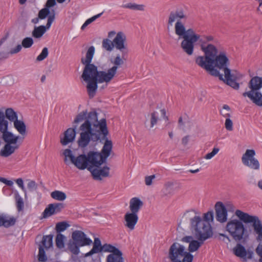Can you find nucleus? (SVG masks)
<instances>
[{"mask_svg":"<svg viewBox=\"0 0 262 262\" xmlns=\"http://www.w3.org/2000/svg\"><path fill=\"white\" fill-rule=\"evenodd\" d=\"M210 47L211 51H207L206 56L196 57V64L207 71L211 75L218 77L220 80L223 81L233 89H238L239 85L237 81L242 77L241 74L236 71L231 72L228 68L229 60L224 52H221L217 55V49Z\"/></svg>","mask_w":262,"mask_h":262,"instance_id":"1","label":"nucleus"},{"mask_svg":"<svg viewBox=\"0 0 262 262\" xmlns=\"http://www.w3.org/2000/svg\"><path fill=\"white\" fill-rule=\"evenodd\" d=\"M85 120L79 128L81 133L78 140L80 147L84 148L88 145L92 140L96 142L100 139L101 135L103 138H106L108 131L105 119L98 121L97 114L95 112L83 111L78 114L74 120L73 123L77 124Z\"/></svg>","mask_w":262,"mask_h":262,"instance_id":"2","label":"nucleus"},{"mask_svg":"<svg viewBox=\"0 0 262 262\" xmlns=\"http://www.w3.org/2000/svg\"><path fill=\"white\" fill-rule=\"evenodd\" d=\"M94 53L95 48L91 46L86 51L85 58L81 59V63L85 66L81 77L87 83V92L90 98L94 97L98 88L96 79L99 71L97 67L91 63Z\"/></svg>","mask_w":262,"mask_h":262,"instance_id":"3","label":"nucleus"},{"mask_svg":"<svg viewBox=\"0 0 262 262\" xmlns=\"http://www.w3.org/2000/svg\"><path fill=\"white\" fill-rule=\"evenodd\" d=\"M190 229L198 241L193 240L189 244L188 252L190 253L198 250L204 242L211 237L213 235L209 225L198 217L192 220Z\"/></svg>","mask_w":262,"mask_h":262,"instance_id":"4","label":"nucleus"},{"mask_svg":"<svg viewBox=\"0 0 262 262\" xmlns=\"http://www.w3.org/2000/svg\"><path fill=\"white\" fill-rule=\"evenodd\" d=\"M8 122L5 120V117L0 119V132L3 134L2 139L6 143L0 151V155L3 157H8L13 154L20 146L18 143L19 136H15L8 131Z\"/></svg>","mask_w":262,"mask_h":262,"instance_id":"5","label":"nucleus"},{"mask_svg":"<svg viewBox=\"0 0 262 262\" xmlns=\"http://www.w3.org/2000/svg\"><path fill=\"white\" fill-rule=\"evenodd\" d=\"M103 139H104L102 138ZM105 139V138L104 139ZM113 144L111 140L106 138L105 141L101 152L90 151L88 153L87 157L89 166L88 170L91 171L95 167H100L103 163H106L107 158L111 155L112 150Z\"/></svg>","mask_w":262,"mask_h":262,"instance_id":"6","label":"nucleus"},{"mask_svg":"<svg viewBox=\"0 0 262 262\" xmlns=\"http://www.w3.org/2000/svg\"><path fill=\"white\" fill-rule=\"evenodd\" d=\"M168 257L171 262H192L193 258L184 246L177 242L170 246Z\"/></svg>","mask_w":262,"mask_h":262,"instance_id":"7","label":"nucleus"},{"mask_svg":"<svg viewBox=\"0 0 262 262\" xmlns=\"http://www.w3.org/2000/svg\"><path fill=\"white\" fill-rule=\"evenodd\" d=\"M233 219L229 221L226 226V230L236 242L245 241L248 237L247 231L242 221Z\"/></svg>","mask_w":262,"mask_h":262,"instance_id":"8","label":"nucleus"},{"mask_svg":"<svg viewBox=\"0 0 262 262\" xmlns=\"http://www.w3.org/2000/svg\"><path fill=\"white\" fill-rule=\"evenodd\" d=\"M249 88L251 90L244 92L243 96H247L257 105L262 106V94L258 91L262 88V77H253L249 83Z\"/></svg>","mask_w":262,"mask_h":262,"instance_id":"9","label":"nucleus"},{"mask_svg":"<svg viewBox=\"0 0 262 262\" xmlns=\"http://www.w3.org/2000/svg\"><path fill=\"white\" fill-rule=\"evenodd\" d=\"M235 215L245 223H252L254 231L257 234L256 239L262 241V223L257 216L249 215L240 210H236Z\"/></svg>","mask_w":262,"mask_h":262,"instance_id":"10","label":"nucleus"},{"mask_svg":"<svg viewBox=\"0 0 262 262\" xmlns=\"http://www.w3.org/2000/svg\"><path fill=\"white\" fill-rule=\"evenodd\" d=\"M187 18L186 14L183 9H177L170 12L168 19V26H172L173 23L176 21L174 29L176 34H182L184 32V25L182 20H186Z\"/></svg>","mask_w":262,"mask_h":262,"instance_id":"11","label":"nucleus"},{"mask_svg":"<svg viewBox=\"0 0 262 262\" xmlns=\"http://www.w3.org/2000/svg\"><path fill=\"white\" fill-rule=\"evenodd\" d=\"M65 158L64 161L67 163V158H69L72 164L80 170H84L89 166L88 159L87 156L84 154H81L77 157H75L72 154V151L70 149H66L63 153Z\"/></svg>","mask_w":262,"mask_h":262,"instance_id":"12","label":"nucleus"},{"mask_svg":"<svg viewBox=\"0 0 262 262\" xmlns=\"http://www.w3.org/2000/svg\"><path fill=\"white\" fill-rule=\"evenodd\" d=\"M255 151L254 149H247L242 157V163L251 169L258 170L260 168V164L255 158Z\"/></svg>","mask_w":262,"mask_h":262,"instance_id":"13","label":"nucleus"},{"mask_svg":"<svg viewBox=\"0 0 262 262\" xmlns=\"http://www.w3.org/2000/svg\"><path fill=\"white\" fill-rule=\"evenodd\" d=\"M53 237L52 234L43 235L41 243L39 244V252L38 254V259L40 261H46L47 260V257L46 255L45 250L49 249L53 246Z\"/></svg>","mask_w":262,"mask_h":262,"instance_id":"14","label":"nucleus"},{"mask_svg":"<svg viewBox=\"0 0 262 262\" xmlns=\"http://www.w3.org/2000/svg\"><path fill=\"white\" fill-rule=\"evenodd\" d=\"M55 18V11L54 9L51 10V13L48 17L47 23L46 26H40L39 27H35L32 32V36L36 38H40L46 32L47 29H49L54 21Z\"/></svg>","mask_w":262,"mask_h":262,"instance_id":"15","label":"nucleus"},{"mask_svg":"<svg viewBox=\"0 0 262 262\" xmlns=\"http://www.w3.org/2000/svg\"><path fill=\"white\" fill-rule=\"evenodd\" d=\"M106 251L111 253L106 257V262H124L123 254L117 248L114 246H107Z\"/></svg>","mask_w":262,"mask_h":262,"instance_id":"16","label":"nucleus"},{"mask_svg":"<svg viewBox=\"0 0 262 262\" xmlns=\"http://www.w3.org/2000/svg\"><path fill=\"white\" fill-rule=\"evenodd\" d=\"M116 73V67H112L107 72L104 71H99V74L96 79L97 84L98 83H109L113 79Z\"/></svg>","mask_w":262,"mask_h":262,"instance_id":"17","label":"nucleus"},{"mask_svg":"<svg viewBox=\"0 0 262 262\" xmlns=\"http://www.w3.org/2000/svg\"><path fill=\"white\" fill-rule=\"evenodd\" d=\"M181 42V47L188 55H192L194 50V43L200 38V36H193L190 38L185 35Z\"/></svg>","mask_w":262,"mask_h":262,"instance_id":"18","label":"nucleus"},{"mask_svg":"<svg viewBox=\"0 0 262 262\" xmlns=\"http://www.w3.org/2000/svg\"><path fill=\"white\" fill-rule=\"evenodd\" d=\"M72 237L74 242L79 246L89 245L92 243V240L87 238L85 233L80 230L74 231L72 233Z\"/></svg>","mask_w":262,"mask_h":262,"instance_id":"19","label":"nucleus"},{"mask_svg":"<svg viewBox=\"0 0 262 262\" xmlns=\"http://www.w3.org/2000/svg\"><path fill=\"white\" fill-rule=\"evenodd\" d=\"M233 253L236 256L242 258L244 261L252 259L253 255V252L252 251H247L240 244H237L233 248Z\"/></svg>","mask_w":262,"mask_h":262,"instance_id":"20","label":"nucleus"},{"mask_svg":"<svg viewBox=\"0 0 262 262\" xmlns=\"http://www.w3.org/2000/svg\"><path fill=\"white\" fill-rule=\"evenodd\" d=\"M216 219L220 223L226 222L227 220V210L223 203L218 202L215 205Z\"/></svg>","mask_w":262,"mask_h":262,"instance_id":"21","label":"nucleus"},{"mask_svg":"<svg viewBox=\"0 0 262 262\" xmlns=\"http://www.w3.org/2000/svg\"><path fill=\"white\" fill-rule=\"evenodd\" d=\"M64 204L62 203L49 204L43 212V217L46 218L60 212L64 208Z\"/></svg>","mask_w":262,"mask_h":262,"instance_id":"22","label":"nucleus"},{"mask_svg":"<svg viewBox=\"0 0 262 262\" xmlns=\"http://www.w3.org/2000/svg\"><path fill=\"white\" fill-rule=\"evenodd\" d=\"M110 168L104 166L102 168L95 167L90 171L94 178L96 180H101L102 178L107 177L110 173Z\"/></svg>","mask_w":262,"mask_h":262,"instance_id":"23","label":"nucleus"},{"mask_svg":"<svg viewBox=\"0 0 262 262\" xmlns=\"http://www.w3.org/2000/svg\"><path fill=\"white\" fill-rule=\"evenodd\" d=\"M213 40L214 38L211 35H203L201 36L200 35V38L198 40H199L201 50L204 53L205 56H206V53H207V51L210 52L211 50L209 48H210V47H212L214 49H216V48L214 45L211 43H208L209 42L213 41Z\"/></svg>","mask_w":262,"mask_h":262,"instance_id":"24","label":"nucleus"},{"mask_svg":"<svg viewBox=\"0 0 262 262\" xmlns=\"http://www.w3.org/2000/svg\"><path fill=\"white\" fill-rule=\"evenodd\" d=\"M77 126H74L73 128H69L64 133V136L60 138V143L62 145H66L72 142L76 137V129Z\"/></svg>","mask_w":262,"mask_h":262,"instance_id":"25","label":"nucleus"},{"mask_svg":"<svg viewBox=\"0 0 262 262\" xmlns=\"http://www.w3.org/2000/svg\"><path fill=\"white\" fill-rule=\"evenodd\" d=\"M107 246H112L111 244H105L103 246L101 245V241L99 238H95L92 249L87 253L85 254V256H90L95 253H98L101 251L107 252L106 251V247Z\"/></svg>","mask_w":262,"mask_h":262,"instance_id":"26","label":"nucleus"},{"mask_svg":"<svg viewBox=\"0 0 262 262\" xmlns=\"http://www.w3.org/2000/svg\"><path fill=\"white\" fill-rule=\"evenodd\" d=\"M125 221V226L133 230L135 229V225L137 223L138 216L137 213L134 212H127L124 215Z\"/></svg>","mask_w":262,"mask_h":262,"instance_id":"27","label":"nucleus"},{"mask_svg":"<svg viewBox=\"0 0 262 262\" xmlns=\"http://www.w3.org/2000/svg\"><path fill=\"white\" fill-rule=\"evenodd\" d=\"M126 36L122 32H119L113 39L114 47L120 51L126 49Z\"/></svg>","mask_w":262,"mask_h":262,"instance_id":"28","label":"nucleus"},{"mask_svg":"<svg viewBox=\"0 0 262 262\" xmlns=\"http://www.w3.org/2000/svg\"><path fill=\"white\" fill-rule=\"evenodd\" d=\"M159 120L158 113L157 112H153L148 115L145 122V126L150 129L152 128L155 125H156Z\"/></svg>","mask_w":262,"mask_h":262,"instance_id":"29","label":"nucleus"},{"mask_svg":"<svg viewBox=\"0 0 262 262\" xmlns=\"http://www.w3.org/2000/svg\"><path fill=\"white\" fill-rule=\"evenodd\" d=\"M16 219L12 216H6L4 214H0V227L9 228L15 225Z\"/></svg>","mask_w":262,"mask_h":262,"instance_id":"30","label":"nucleus"},{"mask_svg":"<svg viewBox=\"0 0 262 262\" xmlns=\"http://www.w3.org/2000/svg\"><path fill=\"white\" fill-rule=\"evenodd\" d=\"M143 205V202L138 198H133L129 201V209L132 212L137 214Z\"/></svg>","mask_w":262,"mask_h":262,"instance_id":"31","label":"nucleus"},{"mask_svg":"<svg viewBox=\"0 0 262 262\" xmlns=\"http://www.w3.org/2000/svg\"><path fill=\"white\" fill-rule=\"evenodd\" d=\"M192 212L195 214V215L192 216V217L190 219V227H191V222L192 220L194 218H199L201 221L205 222L207 223L210 226V229L212 231L211 225L209 223V222H211L213 219V212L212 211H208L204 214V219H203L201 217L196 215V213L195 211H192Z\"/></svg>","mask_w":262,"mask_h":262,"instance_id":"32","label":"nucleus"},{"mask_svg":"<svg viewBox=\"0 0 262 262\" xmlns=\"http://www.w3.org/2000/svg\"><path fill=\"white\" fill-rule=\"evenodd\" d=\"M14 122V126L17 132L23 136L26 135V126L25 123L21 120L17 119Z\"/></svg>","mask_w":262,"mask_h":262,"instance_id":"33","label":"nucleus"},{"mask_svg":"<svg viewBox=\"0 0 262 262\" xmlns=\"http://www.w3.org/2000/svg\"><path fill=\"white\" fill-rule=\"evenodd\" d=\"M51 196L53 199L59 201H63L67 198V195L64 192L59 190H55L52 192Z\"/></svg>","mask_w":262,"mask_h":262,"instance_id":"34","label":"nucleus"},{"mask_svg":"<svg viewBox=\"0 0 262 262\" xmlns=\"http://www.w3.org/2000/svg\"><path fill=\"white\" fill-rule=\"evenodd\" d=\"M15 199L17 210L18 211H22L24 207V203L23 198L18 192H16L15 193Z\"/></svg>","mask_w":262,"mask_h":262,"instance_id":"35","label":"nucleus"},{"mask_svg":"<svg viewBox=\"0 0 262 262\" xmlns=\"http://www.w3.org/2000/svg\"><path fill=\"white\" fill-rule=\"evenodd\" d=\"M6 117L10 121L14 122L17 119V115L14 110L11 108H7L6 110Z\"/></svg>","mask_w":262,"mask_h":262,"instance_id":"36","label":"nucleus"},{"mask_svg":"<svg viewBox=\"0 0 262 262\" xmlns=\"http://www.w3.org/2000/svg\"><path fill=\"white\" fill-rule=\"evenodd\" d=\"M65 239V236L61 234L58 233L57 234L56 237V246L59 248L61 249L64 247V240Z\"/></svg>","mask_w":262,"mask_h":262,"instance_id":"37","label":"nucleus"},{"mask_svg":"<svg viewBox=\"0 0 262 262\" xmlns=\"http://www.w3.org/2000/svg\"><path fill=\"white\" fill-rule=\"evenodd\" d=\"M123 8H128L132 10H144V6L143 5H138L134 3H128L122 6Z\"/></svg>","mask_w":262,"mask_h":262,"instance_id":"38","label":"nucleus"},{"mask_svg":"<svg viewBox=\"0 0 262 262\" xmlns=\"http://www.w3.org/2000/svg\"><path fill=\"white\" fill-rule=\"evenodd\" d=\"M231 109L229 105L224 104L222 108L220 110V114L225 118H230L231 117Z\"/></svg>","mask_w":262,"mask_h":262,"instance_id":"39","label":"nucleus"},{"mask_svg":"<svg viewBox=\"0 0 262 262\" xmlns=\"http://www.w3.org/2000/svg\"><path fill=\"white\" fill-rule=\"evenodd\" d=\"M183 32H184L182 33V34H177L179 36V38H184L185 35L187 36L188 38H190L193 36H200L199 35L195 34L192 29H189L186 31L184 26Z\"/></svg>","mask_w":262,"mask_h":262,"instance_id":"40","label":"nucleus"},{"mask_svg":"<svg viewBox=\"0 0 262 262\" xmlns=\"http://www.w3.org/2000/svg\"><path fill=\"white\" fill-rule=\"evenodd\" d=\"M102 47L106 50L111 51L114 47L113 41H111L108 39H104L102 41Z\"/></svg>","mask_w":262,"mask_h":262,"instance_id":"41","label":"nucleus"},{"mask_svg":"<svg viewBox=\"0 0 262 262\" xmlns=\"http://www.w3.org/2000/svg\"><path fill=\"white\" fill-rule=\"evenodd\" d=\"M51 13V11H50L48 8L45 7L41 9L38 14V16L40 19H45L48 16H49Z\"/></svg>","mask_w":262,"mask_h":262,"instance_id":"42","label":"nucleus"},{"mask_svg":"<svg viewBox=\"0 0 262 262\" xmlns=\"http://www.w3.org/2000/svg\"><path fill=\"white\" fill-rule=\"evenodd\" d=\"M79 247L78 244L73 242L69 244V249L73 254L77 255L79 253Z\"/></svg>","mask_w":262,"mask_h":262,"instance_id":"43","label":"nucleus"},{"mask_svg":"<svg viewBox=\"0 0 262 262\" xmlns=\"http://www.w3.org/2000/svg\"><path fill=\"white\" fill-rule=\"evenodd\" d=\"M49 54L48 49L47 47L43 48L40 54L37 57L36 60L37 61H41L47 57Z\"/></svg>","mask_w":262,"mask_h":262,"instance_id":"44","label":"nucleus"},{"mask_svg":"<svg viewBox=\"0 0 262 262\" xmlns=\"http://www.w3.org/2000/svg\"><path fill=\"white\" fill-rule=\"evenodd\" d=\"M33 44V40L31 37H26L21 42V46L25 48H30Z\"/></svg>","mask_w":262,"mask_h":262,"instance_id":"45","label":"nucleus"},{"mask_svg":"<svg viewBox=\"0 0 262 262\" xmlns=\"http://www.w3.org/2000/svg\"><path fill=\"white\" fill-rule=\"evenodd\" d=\"M69 225L64 222L58 223L56 225V230L58 232H60L64 231Z\"/></svg>","mask_w":262,"mask_h":262,"instance_id":"46","label":"nucleus"},{"mask_svg":"<svg viewBox=\"0 0 262 262\" xmlns=\"http://www.w3.org/2000/svg\"><path fill=\"white\" fill-rule=\"evenodd\" d=\"M188 118L187 114H185L183 116H180L178 120V126L180 129H184L185 127V121Z\"/></svg>","mask_w":262,"mask_h":262,"instance_id":"47","label":"nucleus"},{"mask_svg":"<svg viewBox=\"0 0 262 262\" xmlns=\"http://www.w3.org/2000/svg\"><path fill=\"white\" fill-rule=\"evenodd\" d=\"M112 63L114 64L113 67H116L117 69L119 66L122 65L124 63L123 59L120 57V55H117L114 61H112Z\"/></svg>","mask_w":262,"mask_h":262,"instance_id":"48","label":"nucleus"},{"mask_svg":"<svg viewBox=\"0 0 262 262\" xmlns=\"http://www.w3.org/2000/svg\"><path fill=\"white\" fill-rule=\"evenodd\" d=\"M220 149L217 147H214L212 151L211 152L208 153L205 156V159L209 160L211 159L212 157H213L216 154L218 153Z\"/></svg>","mask_w":262,"mask_h":262,"instance_id":"49","label":"nucleus"},{"mask_svg":"<svg viewBox=\"0 0 262 262\" xmlns=\"http://www.w3.org/2000/svg\"><path fill=\"white\" fill-rule=\"evenodd\" d=\"M225 126L227 130L232 131L233 130V122L230 118H226L225 123Z\"/></svg>","mask_w":262,"mask_h":262,"instance_id":"50","label":"nucleus"},{"mask_svg":"<svg viewBox=\"0 0 262 262\" xmlns=\"http://www.w3.org/2000/svg\"><path fill=\"white\" fill-rule=\"evenodd\" d=\"M15 182L17 183V184L18 185V186L24 192L25 195V196H26V195H27V191H26V188L24 187V182H23V179L21 178H18V179L16 180Z\"/></svg>","mask_w":262,"mask_h":262,"instance_id":"51","label":"nucleus"},{"mask_svg":"<svg viewBox=\"0 0 262 262\" xmlns=\"http://www.w3.org/2000/svg\"><path fill=\"white\" fill-rule=\"evenodd\" d=\"M27 187L30 191H32L37 188V185L34 181L31 180L27 184Z\"/></svg>","mask_w":262,"mask_h":262,"instance_id":"52","label":"nucleus"},{"mask_svg":"<svg viewBox=\"0 0 262 262\" xmlns=\"http://www.w3.org/2000/svg\"><path fill=\"white\" fill-rule=\"evenodd\" d=\"M103 13V12L99 13L96 15L93 16V17L88 19L85 21V23L88 26L89 24L92 23L93 21L95 20L97 18L100 17L102 14Z\"/></svg>","mask_w":262,"mask_h":262,"instance_id":"53","label":"nucleus"},{"mask_svg":"<svg viewBox=\"0 0 262 262\" xmlns=\"http://www.w3.org/2000/svg\"><path fill=\"white\" fill-rule=\"evenodd\" d=\"M255 251L259 256V262H262V244H259L256 248Z\"/></svg>","mask_w":262,"mask_h":262,"instance_id":"54","label":"nucleus"},{"mask_svg":"<svg viewBox=\"0 0 262 262\" xmlns=\"http://www.w3.org/2000/svg\"><path fill=\"white\" fill-rule=\"evenodd\" d=\"M155 175H151L149 176H146L145 178V184L147 186L151 185L152 180L155 178Z\"/></svg>","mask_w":262,"mask_h":262,"instance_id":"55","label":"nucleus"},{"mask_svg":"<svg viewBox=\"0 0 262 262\" xmlns=\"http://www.w3.org/2000/svg\"><path fill=\"white\" fill-rule=\"evenodd\" d=\"M22 49V46L20 45H18L16 48L11 49L9 52L10 54H14L18 53Z\"/></svg>","mask_w":262,"mask_h":262,"instance_id":"56","label":"nucleus"},{"mask_svg":"<svg viewBox=\"0 0 262 262\" xmlns=\"http://www.w3.org/2000/svg\"><path fill=\"white\" fill-rule=\"evenodd\" d=\"M56 4L55 0H48L45 5L46 8H48L49 9L50 8L54 6Z\"/></svg>","mask_w":262,"mask_h":262,"instance_id":"57","label":"nucleus"},{"mask_svg":"<svg viewBox=\"0 0 262 262\" xmlns=\"http://www.w3.org/2000/svg\"><path fill=\"white\" fill-rule=\"evenodd\" d=\"M0 182L4 183L6 185L9 186H12L13 185V181L11 180H8L4 178H0Z\"/></svg>","mask_w":262,"mask_h":262,"instance_id":"58","label":"nucleus"},{"mask_svg":"<svg viewBox=\"0 0 262 262\" xmlns=\"http://www.w3.org/2000/svg\"><path fill=\"white\" fill-rule=\"evenodd\" d=\"M194 239L192 236H186L182 238V241L183 242L187 243L190 244V242H192Z\"/></svg>","mask_w":262,"mask_h":262,"instance_id":"59","label":"nucleus"},{"mask_svg":"<svg viewBox=\"0 0 262 262\" xmlns=\"http://www.w3.org/2000/svg\"><path fill=\"white\" fill-rule=\"evenodd\" d=\"M188 141H189V136H186L184 137H183L182 139V143L184 145H187Z\"/></svg>","mask_w":262,"mask_h":262,"instance_id":"60","label":"nucleus"},{"mask_svg":"<svg viewBox=\"0 0 262 262\" xmlns=\"http://www.w3.org/2000/svg\"><path fill=\"white\" fill-rule=\"evenodd\" d=\"M116 34V32L114 31H112L110 32L108 34V37L110 38H112Z\"/></svg>","mask_w":262,"mask_h":262,"instance_id":"61","label":"nucleus"},{"mask_svg":"<svg viewBox=\"0 0 262 262\" xmlns=\"http://www.w3.org/2000/svg\"><path fill=\"white\" fill-rule=\"evenodd\" d=\"M39 19H40V18H39V17L38 16V17H36V18H34L32 19L31 20V22H32V23H33V24H37V23H38Z\"/></svg>","mask_w":262,"mask_h":262,"instance_id":"62","label":"nucleus"},{"mask_svg":"<svg viewBox=\"0 0 262 262\" xmlns=\"http://www.w3.org/2000/svg\"><path fill=\"white\" fill-rule=\"evenodd\" d=\"M220 235L226 238L229 242H230V239L229 237L228 236H227L226 235L223 234V233H220Z\"/></svg>","mask_w":262,"mask_h":262,"instance_id":"63","label":"nucleus"},{"mask_svg":"<svg viewBox=\"0 0 262 262\" xmlns=\"http://www.w3.org/2000/svg\"><path fill=\"white\" fill-rule=\"evenodd\" d=\"M258 186L260 189L262 190V180H259L258 182Z\"/></svg>","mask_w":262,"mask_h":262,"instance_id":"64","label":"nucleus"}]
</instances>
